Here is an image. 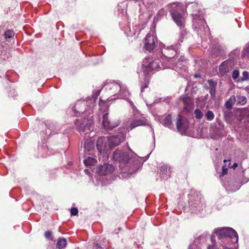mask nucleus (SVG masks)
<instances>
[{
	"mask_svg": "<svg viewBox=\"0 0 249 249\" xmlns=\"http://www.w3.org/2000/svg\"><path fill=\"white\" fill-rule=\"evenodd\" d=\"M193 7H197V4L196 3H192Z\"/></svg>",
	"mask_w": 249,
	"mask_h": 249,
	"instance_id": "obj_46",
	"label": "nucleus"
},
{
	"mask_svg": "<svg viewBox=\"0 0 249 249\" xmlns=\"http://www.w3.org/2000/svg\"><path fill=\"white\" fill-rule=\"evenodd\" d=\"M242 55L249 58V45L248 47L244 49L242 52Z\"/></svg>",
	"mask_w": 249,
	"mask_h": 249,
	"instance_id": "obj_32",
	"label": "nucleus"
},
{
	"mask_svg": "<svg viewBox=\"0 0 249 249\" xmlns=\"http://www.w3.org/2000/svg\"><path fill=\"white\" fill-rule=\"evenodd\" d=\"M96 162V159L92 157H89L84 160V164L86 166L94 165Z\"/></svg>",
	"mask_w": 249,
	"mask_h": 249,
	"instance_id": "obj_23",
	"label": "nucleus"
},
{
	"mask_svg": "<svg viewBox=\"0 0 249 249\" xmlns=\"http://www.w3.org/2000/svg\"><path fill=\"white\" fill-rule=\"evenodd\" d=\"M113 160L116 162H118L119 167L122 169L128 163L130 158L127 152H124L121 150L116 149L114 152L113 155Z\"/></svg>",
	"mask_w": 249,
	"mask_h": 249,
	"instance_id": "obj_5",
	"label": "nucleus"
},
{
	"mask_svg": "<svg viewBox=\"0 0 249 249\" xmlns=\"http://www.w3.org/2000/svg\"><path fill=\"white\" fill-rule=\"evenodd\" d=\"M146 124V121L144 120L139 119L133 121L128 126V129L132 130L134 128L141 126L144 125Z\"/></svg>",
	"mask_w": 249,
	"mask_h": 249,
	"instance_id": "obj_18",
	"label": "nucleus"
},
{
	"mask_svg": "<svg viewBox=\"0 0 249 249\" xmlns=\"http://www.w3.org/2000/svg\"><path fill=\"white\" fill-rule=\"evenodd\" d=\"M158 43L157 38L154 32H149L145 38L144 48L146 50L151 52L153 51Z\"/></svg>",
	"mask_w": 249,
	"mask_h": 249,
	"instance_id": "obj_7",
	"label": "nucleus"
},
{
	"mask_svg": "<svg viewBox=\"0 0 249 249\" xmlns=\"http://www.w3.org/2000/svg\"><path fill=\"white\" fill-rule=\"evenodd\" d=\"M182 100L184 105V108L185 109L190 107L193 104V101L190 97H183Z\"/></svg>",
	"mask_w": 249,
	"mask_h": 249,
	"instance_id": "obj_21",
	"label": "nucleus"
},
{
	"mask_svg": "<svg viewBox=\"0 0 249 249\" xmlns=\"http://www.w3.org/2000/svg\"><path fill=\"white\" fill-rule=\"evenodd\" d=\"M96 147L100 153L106 152L109 148L107 142V138L101 137L98 138L96 142Z\"/></svg>",
	"mask_w": 249,
	"mask_h": 249,
	"instance_id": "obj_11",
	"label": "nucleus"
},
{
	"mask_svg": "<svg viewBox=\"0 0 249 249\" xmlns=\"http://www.w3.org/2000/svg\"><path fill=\"white\" fill-rule=\"evenodd\" d=\"M239 75V71L237 70H235L233 71L232 74V77L233 80L237 79Z\"/></svg>",
	"mask_w": 249,
	"mask_h": 249,
	"instance_id": "obj_31",
	"label": "nucleus"
},
{
	"mask_svg": "<svg viewBox=\"0 0 249 249\" xmlns=\"http://www.w3.org/2000/svg\"><path fill=\"white\" fill-rule=\"evenodd\" d=\"M237 166V164L236 163H234L231 167H232L233 169H235Z\"/></svg>",
	"mask_w": 249,
	"mask_h": 249,
	"instance_id": "obj_45",
	"label": "nucleus"
},
{
	"mask_svg": "<svg viewBox=\"0 0 249 249\" xmlns=\"http://www.w3.org/2000/svg\"><path fill=\"white\" fill-rule=\"evenodd\" d=\"M119 124L118 122H111L108 117V112L106 111L104 112L103 116V125L104 128L107 130H110L117 127Z\"/></svg>",
	"mask_w": 249,
	"mask_h": 249,
	"instance_id": "obj_9",
	"label": "nucleus"
},
{
	"mask_svg": "<svg viewBox=\"0 0 249 249\" xmlns=\"http://www.w3.org/2000/svg\"><path fill=\"white\" fill-rule=\"evenodd\" d=\"M173 6H175V7H177V10L179 8L178 7H177V5L176 3H171V4H169V5L168 6V7H171V8H172V7Z\"/></svg>",
	"mask_w": 249,
	"mask_h": 249,
	"instance_id": "obj_40",
	"label": "nucleus"
},
{
	"mask_svg": "<svg viewBox=\"0 0 249 249\" xmlns=\"http://www.w3.org/2000/svg\"><path fill=\"white\" fill-rule=\"evenodd\" d=\"M208 249H217L214 245H210L208 247Z\"/></svg>",
	"mask_w": 249,
	"mask_h": 249,
	"instance_id": "obj_42",
	"label": "nucleus"
},
{
	"mask_svg": "<svg viewBox=\"0 0 249 249\" xmlns=\"http://www.w3.org/2000/svg\"><path fill=\"white\" fill-rule=\"evenodd\" d=\"M92 117H88L83 120L77 119L74 122L76 130L80 133L87 134L93 130Z\"/></svg>",
	"mask_w": 249,
	"mask_h": 249,
	"instance_id": "obj_3",
	"label": "nucleus"
},
{
	"mask_svg": "<svg viewBox=\"0 0 249 249\" xmlns=\"http://www.w3.org/2000/svg\"><path fill=\"white\" fill-rule=\"evenodd\" d=\"M240 102L242 105L245 104L247 102L246 98L245 96H241L240 97Z\"/></svg>",
	"mask_w": 249,
	"mask_h": 249,
	"instance_id": "obj_37",
	"label": "nucleus"
},
{
	"mask_svg": "<svg viewBox=\"0 0 249 249\" xmlns=\"http://www.w3.org/2000/svg\"><path fill=\"white\" fill-rule=\"evenodd\" d=\"M189 124V122L186 118L181 117L179 115H178L176 125L179 132L181 134L185 133L188 128Z\"/></svg>",
	"mask_w": 249,
	"mask_h": 249,
	"instance_id": "obj_8",
	"label": "nucleus"
},
{
	"mask_svg": "<svg viewBox=\"0 0 249 249\" xmlns=\"http://www.w3.org/2000/svg\"><path fill=\"white\" fill-rule=\"evenodd\" d=\"M44 236L46 238L50 239L51 240H53V233L52 231H46L45 232Z\"/></svg>",
	"mask_w": 249,
	"mask_h": 249,
	"instance_id": "obj_30",
	"label": "nucleus"
},
{
	"mask_svg": "<svg viewBox=\"0 0 249 249\" xmlns=\"http://www.w3.org/2000/svg\"><path fill=\"white\" fill-rule=\"evenodd\" d=\"M194 114L195 115L196 118L197 119H200L203 116V112L198 108H196L194 111Z\"/></svg>",
	"mask_w": 249,
	"mask_h": 249,
	"instance_id": "obj_26",
	"label": "nucleus"
},
{
	"mask_svg": "<svg viewBox=\"0 0 249 249\" xmlns=\"http://www.w3.org/2000/svg\"><path fill=\"white\" fill-rule=\"evenodd\" d=\"M232 98L233 100H235V96H232L230 99L225 103V107L227 109H230L232 107Z\"/></svg>",
	"mask_w": 249,
	"mask_h": 249,
	"instance_id": "obj_27",
	"label": "nucleus"
},
{
	"mask_svg": "<svg viewBox=\"0 0 249 249\" xmlns=\"http://www.w3.org/2000/svg\"><path fill=\"white\" fill-rule=\"evenodd\" d=\"M213 233L216 235L219 240L224 244H228L231 239H235L238 241V235L237 232L231 228H219L213 230Z\"/></svg>",
	"mask_w": 249,
	"mask_h": 249,
	"instance_id": "obj_2",
	"label": "nucleus"
},
{
	"mask_svg": "<svg viewBox=\"0 0 249 249\" xmlns=\"http://www.w3.org/2000/svg\"><path fill=\"white\" fill-rule=\"evenodd\" d=\"M228 173V168L225 167L224 166L222 167V171L221 173V175L224 176L225 175H226Z\"/></svg>",
	"mask_w": 249,
	"mask_h": 249,
	"instance_id": "obj_36",
	"label": "nucleus"
},
{
	"mask_svg": "<svg viewBox=\"0 0 249 249\" xmlns=\"http://www.w3.org/2000/svg\"><path fill=\"white\" fill-rule=\"evenodd\" d=\"M185 59H186V58L184 56H181L180 57L179 59H178V62L179 61L183 62L185 60Z\"/></svg>",
	"mask_w": 249,
	"mask_h": 249,
	"instance_id": "obj_39",
	"label": "nucleus"
},
{
	"mask_svg": "<svg viewBox=\"0 0 249 249\" xmlns=\"http://www.w3.org/2000/svg\"><path fill=\"white\" fill-rule=\"evenodd\" d=\"M227 161V160H224V162H226Z\"/></svg>",
	"mask_w": 249,
	"mask_h": 249,
	"instance_id": "obj_47",
	"label": "nucleus"
},
{
	"mask_svg": "<svg viewBox=\"0 0 249 249\" xmlns=\"http://www.w3.org/2000/svg\"><path fill=\"white\" fill-rule=\"evenodd\" d=\"M188 249H199V248L197 247V245L196 244V241H195V243L191 244L189 247Z\"/></svg>",
	"mask_w": 249,
	"mask_h": 249,
	"instance_id": "obj_34",
	"label": "nucleus"
},
{
	"mask_svg": "<svg viewBox=\"0 0 249 249\" xmlns=\"http://www.w3.org/2000/svg\"><path fill=\"white\" fill-rule=\"evenodd\" d=\"M171 15L175 22L179 27H183L184 19L181 14L176 10H170Z\"/></svg>",
	"mask_w": 249,
	"mask_h": 249,
	"instance_id": "obj_13",
	"label": "nucleus"
},
{
	"mask_svg": "<svg viewBox=\"0 0 249 249\" xmlns=\"http://www.w3.org/2000/svg\"><path fill=\"white\" fill-rule=\"evenodd\" d=\"M182 36H183V35H182V34H180L179 35V40L181 42H182V37H183Z\"/></svg>",
	"mask_w": 249,
	"mask_h": 249,
	"instance_id": "obj_43",
	"label": "nucleus"
},
{
	"mask_svg": "<svg viewBox=\"0 0 249 249\" xmlns=\"http://www.w3.org/2000/svg\"><path fill=\"white\" fill-rule=\"evenodd\" d=\"M208 82L209 85V93L211 95V98L214 100L215 98V89L217 86V82L212 79L209 80Z\"/></svg>",
	"mask_w": 249,
	"mask_h": 249,
	"instance_id": "obj_17",
	"label": "nucleus"
},
{
	"mask_svg": "<svg viewBox=\"0 0 249 249\" xmlns=\"http://www.w3.org/2000/svg\"><path fill=\"white\" fill-rule=\"evenodd\" d=\"M113 171L114 167L111 164L105 163L99 167L97 172L101 175H106L111 174Z\"/></svg>",
	"mask_w": 249,
	"mask_h": 249,
	"instance_id": "obj_15",
	"label": "nucleus"
},
{
	"mask_svg": "<svg viewBox=\"0 0 249 249\" xmlns=\"http://www.w3.org/2000/svg\"><path fill=\"white\" fill-rule=\"evenodd\" d=\"M195 76H196V77H197L198 76H197V74H196V75H195Z\"/></svg>",
	"mask_w": 249,
	"mask_h": 249,
	"instance_id": "obj_48",
	"label": "nucleus"
},
{
	"mask_svg": "<svg viewBox=\"0 0 249 249\" xmlns=\"http://www.w3.org/2000/svg\"><path fill=\"white\" fill-rule=\"evenodd\" d=\"M232 68V62L230 60H227L223 62L219 66V72L218 74L220 76L225 75Z\"/></svg>",
	"mask_w": 249,
	"mask_h": 249,
	"instance_id": "obj_12",
	"label": "nucleus"
},
{
	"mask_svg": "<svg viewBox=\"0 0 249 249\" xmlns=\"http://www.w3.org/2000/svg\"><path fill=\"white\" fill-rule=\"evenodd\" d=\"M170 168L168 169L167 165L164 164L161 167V173L160 176L163 178H165L167 176H170V175L168 174V171H170Z\"/></svg>",
	"mask_w": 249,
	"mask_h": 249,
	"instance_id": "obj_22",
	"label": "nucleus"
},
{
	"mask_svg": "<svg viewBox=\"0 0 249 249\" xmlns=\"http://www.w3.org/2000/svg\"><path fill=\"white\" fill-rule=\"evenodd\" d=\"M93 247L94 248H96V249H101L102 247H101L100 245L98 244H95L94 246H93Z\"/></svg>",
	"mask_w": 249,
	"mask_h": 249,
	"instance_id": "obj_41",
	"label": "nucleus"
},
{
	"mask_svg": "<svg viewBox=\"0 0 249 249\" xmlns=\"http://www.w3.org/2000/svg\"><path fill=\"white\" fill-rule=\"evenodd\" d=\"M100 92V91L98 90L92 95V98L94 101L97 99V97L99 95Z\"/></svg>",
	"mask_w": 249,
	"mask_h": 249,
	"instance_id": "obj_35",
	"label": "nucleus"
},
{
	"mask_svg": "<svg viewBox=\"0 0 249 249\" xmlns=\"http://www.w3.org/2000/svg\"><path fill=\"white\" fill-rule=\"evenodd\" d=\"M14 32L13 30H8L5 31L4 33V36L5 38H10L12 37L14 35Z\"/></svg>",
	"mask_w": 249,
	"mask_h": 249,
	"instance_id": "obj_29",
	"label": "nucleus"
},
{
	"mask_svg": "<svg viewBox=\"0 0 249 249\" xmlns=\"http://www.w3.org/2000/svg\"><path fill=\"white\" fill-rule=\"evenodd\" d=\"M106 89L109 88L113 91L112 93H117L118 97L120 98H124L127 97L129 92L124 85L121 84L120 83H113L106 85Z\"/></svg>",
	"mask_w": 249,
	"mask_h": 249,
	"instance_id": "obj_4",
	"label": "nucleus"
},
{
	"mask_svg": "<svg viewBox=\"0 0 249 249\" xmlns=\"http://www.w3.org/2000/svg\"><path fill=\"white\" fill-rule=\"evenodd\" d=\"M148 82H145L144 83H143V85H142L141 86V92H142L143 91H144V89L145 88H147L148 87Z\"/></svg>",
	"mask_w": 249,
	"mask_h": 249,
	"instance_id": "obj_38",
	"label": "nucleus"
},
{
	"mask_svg": "<svg viewBox=\"0 0 249 249\" xmlns=\"http://www.w3.org/2000/svg\"><path fill=\"white\" fill-rule=\"evenodd\" d=\"M85 151H90L94 148V143L90 139H87L85 141L84 145Z\"/></svg>",
	"mask_w": 249,
	"mask_h": 249,
	"instance_id": "obj_19",
	"label": "nucleus"
},
{
	"mask_svg": "<svg viewBox=\"0 0 249 249\" xmlns=\"http://www.w3.org/2000/svg\"><path fill=\"white\" fill-rule=\"evenodd\" d=\"M109 149L119 145L124 140L123 134L115 136H110L107 138Z\"/></svg>",
	"mask_w": 249,
	"mask_h": 249,
	"instance_id": "obj_10",
	"label": "nucleus"
},
{
	"mask_svg": "<svg viewBox=\"0 0 249 249\" xmlns=\"http://www.w3.org/2000/svg\"><path fill=\"white\" fill-rule=\"evenodd\" d=\"M198 17L197 15H195L194 18V24L193 26L196 29H198L201 30L202 28H204L206 24L205 21L203 18H197Z\"/></svg>",
	"mask_w": 249,
	"mask_h": 249,
	"instance_id": "obj_16",
	"label": "nucleus"
},
{
	"mask_svg": "<svg viewBox=\"0 0 249 249\" xmlns=\"http://www.w3.org/2000/svg\"><path fill=\"white\" fill-rule=\"evenodd\" d=\"M177 48V45L174 46H170L169 47H167L166 48H164L163 50L161 51V53L162 55L167 58V61L168 62L167 63H170L171 65H173V67L176 65H177V58H175L173 61H175V63L174 64H171L170 61L171 60V59L175 56L177 54V51L176 50Z\"/></svg>",
	"mask_w": 249,
	"mask_h": 249,
	"instance_id": "obj_6",
	"label": "nucleus"
},
{
	"mask_svg": "<svg viewBox=\"0 0 249 249\" xmlns=\"http://www.w3.org/2000/svg\"><path fill=\"white\" fill-rule=\"evenodd\" d=\"M173 65L170 63H165L162 62L159 58H156L150 61L146 59L143 61L142 70L145 75L149 74L154 70L159 69L163 70L165 69H172Z\"/></svg>",
	"mask_w": 249,
	"mask_h": 249,
	"instance_id": "obj_1",
	"label": "nucleus"
},
{
	"mask_svg": "<svg viewBox=\"0 0 249 249\" xmlns=\"http://www.w3.org/2000/svg\"><path fill=\"white\" fill-rule=\"evenodd\" d=\"M67 244V241L66 239L62 238L58 239L56 247L59 249H61L65 248Z\"/></svg>",
	"mask_w": 249,
	"mask_h": 249,
	"instance_id": "obj_24",
	"label": "nucleus"
},
{
	"mask_svg": "<svg viewBox=\"0 0 249 249\" xmlns=\"http://www.w3.org/2000/svg\"><path fill=\"white\" fill-rule=\"evenodd\" d=\"M163 124L169 128H172L173 127V123L172 121V117L170 114L166 116L164 119Z\"/></svg>",
	"mask_w": 249,
	"mask_h": 249,
	"instance_id": "obj_20",
	"label": "nucleus"
},
{
	"mask_svg": "<svg viewBox=\"0 0 249 249\" xmlns=\"http://www.w3.org/2000/svg\"><path fill=\"white\" fill-rule=\"evenodd\" d=\"M78 213V209L76 208H72L71 210V213L72 215H76Z\"/></svg>",
	"mask_w": 249,
	"mask_h": 249,
	"instance_id": "obj_33",
	"label": "nucleus"
},
{
	"mask_svg": "<svg viewBox=\"0 0 249 249\" xmlns=\"http://www.w3.org/2000/svg\"><path fill=\"white\" fill-rule=\"evenodd\" d=\"M205 117L207 120L212 121L214 119V115L212 111L209 110L206 113Z\"/></svg>",
	"mask_w": 249,
	"mask_h": 249,
	"instance_id": "obj_28",
	"label": "nucleus"
},
{
	"mask_svg": "<svg viewBox=\"0 0 249 249\" xmlns=\"http://www.w3.org/2000/svg\"><path fill=\"white\" fill-rule=\"evenodd\" d=\"M86 102L84 101H79L77 102L72 109L75 116L80 115V114L84 113L86 109Z\"/></svg>",
	"mask_w": 249,
	"mask_h": 249,
	"instance_id": "obj_14",
	"label": "nucleus"
},
{
	"mask_svg": "<svg viewBox=\"0 0 249 249\" xmlns=\"http://www.w3.org/2000/svg\"><path fill=\"white\" fill-rule=\"evenodd\" d=\"M249 79V73L247 71H244L242 73V76L240 77L237 80V81H247Z\"/></svg>",
	"mask_w": 249,
	"mask_h": 249,
	"instance_id": "obj_25",
	"label": "nucleus"
},
{
	"mask_svg": "<svg viewBox=\"0 0 249 249\" xmlns=\"http://www.w3.org/2000/svg\"><path fill=\"white\" fill-rule=\"evenodd\" d=\"M222 248H223V249H231V248H228L227 247V246H226L225 245H221Z\"/></svg>",
	"mask_w": 249,
	"mask_h": 249,
	"instance_id": "obj_44",
	"label": "nucleus"
}]
</instances>
